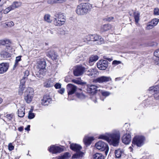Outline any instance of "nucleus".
I'll use <instances>...</instances> for the list:
<instances>
[{"label": "nucleus", "instance_id": "nucleus-51", "mask_svg": "<svg viewBox=\"0 0 159 159\" xmlns=\"http://www.w3.org/2000/svg\"><path fill=\"white\" fill-rule=\"evenodd\" d=\"M14 146L12 145L11 143H10L8 145V148L9 150L11 151L14 149Z\"/></svg>", "mask_w": 159, "mask_h": 159}, {"label": "nucleus", "instance_id": "nucleus-4", "mask_svg": "<svg viewBox=\"0 0 159 159\" xmlns=\"http://www.w3.org/2000/svg\"><path fill=\"white\" fill-rule=\"evenodd\" d=\"M144 137L142 136H136L133 139L132 143L138 147H140L144 143Z\"/></svg>", "mask_w": 159, "mask_h": 159}, {"label": "nucleus", "instance_id": "nucleus-60", "mask_svg": "<svg viewBox=\"0 0 159 159\" xmlns=\"http://www.w3.org/2000/svg\"><path fill=\"white\" fill-rule=\"evenodd\" d=\"M155 64L156 65L159 66V58L155 60Z\"/></svg>", "mask_w": 159, "mask_h": 159}, {"label": "nucleus", "instance_id": "nucleus-22", "mask_svg": "<svg viewBox=\"0 0 159 159\" xmlns=\"http://www.w3.org/2000/svg\"><path fill=\"white\" fill-rule=\"evenodd\" d=\"M47 56L52 60H55L57 58V55L53 51H50L48 54Z\"/></svg>", "mask_w": 159, "mask_h": 159}, {"label": "nucleus", "instance_id": "nucleus-50", "mask_svg": "<svg viewBox=\"0 0 159 159\" xmlns=\"http://www.w3.org/2000/svg\"><path fill=\"white\" fill-rule=\"evenodd\" d=\"M29 75V71L28 70H26L24 72V76L23 77L27 79Z\"/></svg>", "mask_w": 159, "mask_h": 159}, {"label": "nucleus", "instance_id": "nucleus-13", "mask_svg": "<svg viewBox=\"0 0 159 159\" xmlns=\"http://www.w3.org/2000/svg\"><path fill=\"white\" fill-rule=\"evenodd\" d=\"M122 142L126 144H129L131 140V135L129 134L124 135L122 138Z\"/></svg>", "mask_w": 159, "mask_h": 159}, {"label": "nucleus", "instance_id": "nucleus-39", "mask_svg": "<svg viewBox=\"0 0 159 159\" xmlns=\"http://www.w3.org/2000/svg\"><path fill=\"white\" fill-rule=\"evenodd\" d=\"M25 88V86L20 85L18 91L19 95H22L23 94V91Z\"/></svg>", "mask_w": 159, "mask_h": 159}, {"label": "nucleus", "instance_id": "nucleus-42", "mask_svg": "<svg viewBox=\"0 0 159 159\" xmlns=\"http://www.w3.org/2000/svg\"><path fill=\"white\" fill-rule=\"evenodd\" d=\"M93 36L92 41H98L100 39V37L97 34H93Z\"/></svg>", "mask_w": 159, "mask_h": 159}, {"label": "nucleus", "instance_id": "nucleus-17", "mask_svg": "<svg viewBox=\"0 0 159 159\" xmlns=\"http://www.w3.org/2000/svg\"><path fill=\"white\" fill-rule=\"evenodd\" d=\"M93 37V35H87V34H83L81 35L82 40L84 42L87 41H92Z\"/></svg>", "mask_w": 159, "mask_h": 159}, {"label": "nucleus", "instance_id": "nucleus-6", "mask_svg": "<svg viewBox=\"0 0 159 159\" xmlns=\"http://www.w3.org/2000/svg\"><path fill=\"white\" fill-rule=\"evenodd\" d=\"M71 149L76 152L72 157V158H77L80 157V146L75 143H72L70 145Z\"/></svg>", "mask_w": 159, "mask_h": 159}, {"label": "nucleus", "instance_id": "nucleus-49", "mask_svg": "<svg viewBox=\"0 0 159 159\" xmlns=\"http://www.w3.org/2000/svg\"><path fill=\"white\" fill-rule=\"evenodd\" d=\"M6 116L7 118L9 120H11L13 116V114H7L6 115Z\"/></svg>", "mask_w": 159, "mask_h": 159}, {"label": "nucleus", "instance_id": "nucleus-47", "mask_svg": "<svg viewBox=\"0 0 159 159\" xmlns=\"http://www.w3.org/2000/svg\"><path fill=\"white\" fill-rule=\"evenodd\" d=\"M26 80L27 79L23 77V78L20 80V85L25 86V84Z\"/></svg>", "mask_w": 159, "mask_h": 159}, {"label": "nucleus", "instance_id": "nucleus-61", "mask_svg": "<svg viewBox=\"0 0 159 159\" xmlns=\"http://www.w3.org/2000/svg\"><path fill=\"white\" fill-rule=\"evenodd\" d=\"M114 19L113 17H108L107 18V21H112Z\"/></svg>", "mask_w": 159, "mask_h": 159}, {"label": "nucleus", "instance_id": "nucleus-33", "mask_svg": "<svg viewBox=\"0 0 159 159\" xmlns=\"http://www.w3.org/2000/svg\"><path fill=\"white\" fill-rule=\"evenodd\" d=\"M32 94V95H34V90L33 89L30 87H28L27 88L26 90V91L25 92V94H27L28 95H30L31 94Z\"/></svg>", "mask_w": 159, "mask_h": 159}, {"label": "nucleus", "instance_id": "nucleus-37", "mask_svg": "<svg viewBox=\"0 0 159 159\" xmlns=\"http://www.w3.org/2000/svg\"><path fill=\"white\" fill-rule=\"evenodd\" d=\"M10 43L9 40L7 39L0 40V45H5Z\"/></svg>", "mask_w": 159, "mask_h": 159}, {"label": "nucleus", "instance_id": "nucleus-27", "mask_svg": "<svg viewBox=\"0 0 159 159\" xmlns=\"http://www.w3.org/2000/svg\"><path fill=\"white\" fill-rule=\"evenodd\" d=\"M44 18V21L48 23H51L52 21L50 15L49 14L45 15Z\"/></svg>", "mask_w": 159, "mask_h": 159}, {"label": "nucleus", "instance_id": "nucleus-40", "mask_svg": "<svg viewBox=\"0 0 159 159\" xmlns=\"http://www.w3.org/2000/svg\"><path fill=\"white\" fill-rule=\"evenodd\" d=\"M159 21V19L157 18L153 19L150 22L151 24H152L154 26H156Z\"/></svg>", "mask_w": 159, "mask_h": 159}, {"label": "nucleus", "instance_id": "nucleus-59", "mask_svg": "<svg viewBox=\"0 0 159 159\" xmlns=\"http://www.w3.org/2000/svg\"><path fill=\"white\" fill-rule=\"evenodd\" d=\"M92 98L93 101H94L95 103L97 102L96 98L95 96H93V97Z\"/></svg>", "mask_w": 159, "mask_h": 159}, {"label": "nucleus", "instance_id": "nucleus-58", "mask_svg": "<svg viewBox=\"0 0 159 159\" xmlns=\"http://www.w3.org/2000/svg\"><path fill=\"white\" fill-rule=\"evenodd\" d=\"M85 152H82L80 151V159H81V158H82L84 157L85 155Z\"/></svg>", "mask_w": 159, "mask_h": 159}, {"label": "nucleus", "instance_id": "nucleus-16", "mask_svg": "<svg viewBox=\"0 0 159 159\" xmlns=\"http://www.w3.org/2000/svg\"><path fill=\"white\" fill-rule=\"evenodd\" d=\"M65 17H63L62 19H59L54 20L53 21L54 24L56 26H60L64 25L65 22Z\"/></svg>", "mask_w": 159, "mask_h": 159}, {"label": "nucleus", "instance_id": "nucleus-7", "mask_svg": "<svg viewBox=\"0 0 159 159\" xmlns=\"http://www.w3.org/2000/svg\"><path fill=\"white\" fill-rule=\"evenodd\" d=\"M97 66L100 70H105L108 66V62L106 60H100L97 63Z\"/></svg>", "mask_w": 159, "mask_h": 159}, {"label": "nucleus", "instance_id": "nucleus-20", "mask_svg": "<svg viewBox=\"0 0 159 159\" xmlns=\"http://www.w3.org/2000/svg\"><path fill=\"white\" fill-rule=\"evenodd\" d=\"M31 93L30 95H28L27 94H24L25 100L27 103H30L32 101L34 95H32Z\"/></svg>", "mask_w": 159, "mask_h": 159}, {"label": "nucleus", "instance_id": "nucleus-53", "mask_svg": "<svg viewBox=\"0 0 159 159\" xmlns=\"http://www.w3.org/2000/svg\"><path fill=\"white\" fill-rule=\"evenodd\" d=\"M154 96L156 99L159 100V92L154 93Z\"/></svg>", "mask_w": 159, "mask_h": 159}, {"label": "nucleus", "instance_id": "nucleus-14", "mask_svg": "<svg viewBox=\"0 0 159 159\" xmlns=\"http://www.w3.org/2000/svg\"><path fill=\"white\" fill-rule=\"evenodd\" d=\"M9 64L7 63H2L0 64V74L6 72L8 70Z\"/></svg>", "mask_w": 159, "mask_h": 159}, {"label": "nucleus", "instance_id": "nucleus-44", "mask_svg": "<svg viewBox=\"0 0 159 159\" xmlns=\"http://www.w3.org/2000/svg\"><path fill=\"white\" fill-rule=\"evenodd\" d=\"M35 116L34 114L32 112V111H30L29 112L28 116V118L29 119H32Z\"/></svg>", "mask_w": 159, "mask_h": 159}, {"label": "nucleus", "instance_id": "nucleus-24", "mask_svg": "<svg viewBox=\"0 0 159 159\" xmlns=\"http://www.w3.org/2000/svg\"><path fill=\"white\" fill-rule=\"evenodd\" d=\"M88 67L86 65L84 66L80 65V75L84 73H86L88 70Z\"/></svg>", "mask_w": 159, "mask_h": 159}, {"label": "nucleus", "instance_id": "nucleus-3", "mask_svg": "<svg viewBox=\"0 0 159 159\" xmlns=\"http://www.w3.org/2000/svg\"><path fill=\"white\" fill-rule=\"evenodd\" d=\"M95 147L100 151L105 150V154L107 155L109 151V148L108 145L103 141H99L96 143L95 145Z\"/></svg>", "mask_w": 159, "mask_h": 159}, {"label": "nucleus", "instance_id": "nucleus-48", "mask_svg": "<svg viewBox=\"0 0 159 159\" xmlns=\"http://www.w3.org/2000/svg\"><path fill=\"white\" fill-rule=\"evenodd\" d=\"M154 55L156 57L159 58V48L156 50L154 52Z\"/></svg>", "mask_w": 159, "mask_h": 159}, {"label": "nucleus", "instance_id": "nucleus-41", "mask_svg": "<svg viewBox=\"0 0 159 159\" xmlns=\"http://www.w3.org/2000/svg\"><path fill=\"white\" fill-rule=\"evenodd\" d=\"M101 93L103 96L106 97L108 96L111 94V93L109 92L104 90H102L101 91Z\"/></svg>", "mask_w": 159, "mask_h": 159}, {"label": "nucleus", "instance_id": "nucleus-9", "mask_svg": "<svg viewBox=\"0 0 159 159\" xmlns=\"http://www.w3.org/2000/svg\"><path fill=\"white\" fill-rule=\"evenodd\" d=\"M49 151L52 153H60L63 151V149L59 146L55 145H51L48 149Z\"/></svg>", "mask_w": 159, "mask_h": 159}, {"label": "nucleus", "instance_id": "nucleus-55", "mask_svg": "<svg viewBox=\"0 0 159 159\" xmlns=\"http://www.w3.org/2000/svg\"><path fill=\"white\" fill-rule=\"evenodd\" d=\"M54 86L56 89H60L61 87V84L59 83H56Z\"/></svg>", "mask_w": 159, "mask_h": 159}, {"label": "nucleus", "instance_id": "nucleus-12", "mask_svg": "<svg viewBox=\"0 0 159 159\" xmlns=\"http://www.w3.org/2000/svg\"><path fill=\"white\" fill-rule=\"evenodd\" d=\"M46 62L43 59L39 60L37 63L36 68L38 70L40 71L41 70H43L45 67Z\"/></svg>", "mask_w": 159, "mask_h": 159}, {"label": "nucleus", "instance_id": "nucleus-46", "mask_svg": "<svg viewBox=\"0 0 159 159\" xmlns=\"http://www.w3.org/2000/svg\"><path fill=\"white\" fill-rule=\"evenodd\" d=\"M154 26L152 24H151L150 22H149L146 27V29L147 30H150L153 28Z\"/></svg>", "mask_w": 159, "mask_h": 159}, {"label": "nucleus", "instance_id": "nucleus-21", "mask_svg": "<svg viewBox=\"0 0 159 159\" xmlns=\"http://www.w3.org/2000/svg\"><path fill=\"white\" fill-rule=\"evenodd\" d=\"M21 3L20 2H13L11 5H10V6L12 10H13L16 8H17L20 7L21 6Z\"/></svg>", "mask_w": 159, "mask_h": 159}, {"label": "nucleus", "instance_id": "nucleus-45", "mask_svg": "<svg viewBox=\"0 0 159 159\" xmlns=\"http://www.w3.org/2000/svg\"><path fill=\"white\" fill-rule=\"evenodd\" d=\"M6 25L8 27H11L13 26L14 24L12 21H10L9 22H6L5 23Z\"/></svg>", "mask_w": 159, "mask_h": 159}, {"label": "nucleus", "instance_id": "nucleus-10", "mask_svg": "<svg viewBox=\"0 0 159 159\" xmlns=\"http://www.w3.org/2000/svg\"><path fill=\"white\" fill-rule=\"evenodd\" d=\"M77 87L72 84H68L66 86V89L68 95L74 94L76 91Z\"/></svg>", "mask_w": 159, "mask_h": 159}, {"label": "nucleus", "instance_id": "nucleus-34", "mask_svg": "<svg viewBox=\"0 0 159 159\" xmlns=\"http://www.w3.org/2000/svg\"><path fill=\"white\" fill-rule=\"evenodd\" d=\"M71 155L68 152H66L63 155H61V156L59 157L58 159H65L69 157Z\"/></svg>", "mask_w": 159, "mask_h": 159}, {"label": "nucleus", "instance_id": "nucleus-23", "mask_svg": "<svg viewBox=\"0 0 159 159\" xmlns=\"http://www.w3.org/2000/svg\"><path fill=\"white\" fill-rule=\"evenodd\" d=\"M93 159H104V157L102 154L97 153L93 155Z\"/></svg>", "mask_w": 159, "mask_h": 159}, {"label": "nucleus", "instance_id": "nucleus-31", "mask_svg": "<svg viewBox=\"0 0 159 159\" xmlns=\"http://www.w3.org/2000/svg\"><path fill=\"white\" fill-rule=\"evenodd\" d=\"M65 16L63 14L61 13H58L55 14L54 16V20H57L59 19H62L63 17H65Z\"/></svg>", "mask_w": 159, "mask_h": 159}, {"label": "nucleus", "instance_id": "nucleus-8", "mask_svg": "<svg viewBox=\"0 0 159 159\" xmlns=\"http://www.w3.org/2000/svg\"><path fill=\"white\" fill-rule=\"evenodd\" d=\"M92 7L91 4L88 3L82 4L81 9V13L82 14L87 13Z\"/></svg>", "mask_w": 159, "mask_h": 159}, {"label": "nucleus", "instance_id": "nucleus-62", "mask_svg": "<svg viewBox=\"0 0 159 159\" xmlns=\"http://www.w3.org/2000/svg\"><path fill=\"white\" fill-rule=\"evenodd\" d=\"M80 98H85V96L83 93H80Z\"/></svg>", "mask_w": 159, "mask_h": 159}, {"label": "nucleus", "instance_id": "nucleus-32", "mask_svg": "<svg viewBox=\"0 0 159 159\" xmlns=\"http://www.w3.org/2000/svg\"><path fill=\"white\" fill-rule=\"evenodd\" d=\"M140 14L138 11L134 12V17L135 22L138 23L139 20Z\"/></svg>", "mask_w": 159, "mask_h": 159}, {"label": "nucleus", "instance_id": "nucleus-26", "mask_svg": "<svg viewBox=\"0 0 159 159\" xmlns=\"http://www.w3.org/2000/svg\"><path fill=\"white\" fill-rule=\"evenodd\" d=\"M74 74L75 76H77L80 75V66H77L74 67Z\"/></svg>", "mask_w": 159, "mask_h": 159}, {"label": "nucleus", "instance_id": "nucleus-18", "mask_svg": "<svg viewBox=\"0 0 159 159\" xmlns=\"http://www.w3.org/2000/svg\"><path fill=\"white\" fill-rule=\"evenodd\" d=\"M93 140V137H86L84 139L83 141L86 146H88L91 144V142Z\"/></svg>", "mask_w": 159, "mask_h": 159}, {"label": "nucleus", "instance_id": "nucleus-36", "mask_svg": "<svg viewBox=\"0 0 159 159\" xmlns=\"http://www.w3.org/2000/svg\"><path fill=\"white\" fill-rule=\"evenodd\" d=\"M53 85L52 83L49 80L46 81L44 83V86L47 88L52 87Z\"/></svg>", "mask_w": 159, "mask_h": 159}, {"label": "nucleus", "instance_id": "nucleus-63", "mask_svg": "<svg viewBox=\"0 0 159 159\" xmlns=\"http://www.w3.org/2000/svg\"><path fill=\"white\" fill-rule=\"evenodd\" d=\"M18 129L20 131H22L23 130V127H20L18 128Z\"/></svg>", "mask_w": 159, "mask_h": 159}, {"label": "nucleus", "instance_id": "nucleus-5", "mask_svg": "<svg viewBox=\"0 0 159 159\" xmlns=\"http://www.w3.org/2000/svg\"><path fill=\"white\" fill-rule=\"evenodd\" d=\"M111 79L109 76H102L93 80V82L100 84L106 83L111 81Z\"/></svg>", "mask_w": 159, "mask_h": 159}, {"label": "nucleus", "instance_id": "nucleus-29", "mask_svg": "<svg viewBox=\"0 0 159 159\" xmlns=\"http://www.w3.org/2000/svg\"><path fill=\"white\" fill-rule=\"evenodd\" d=\"M66 0H48L47 2L49 4H53L56 3H62Z\"/></svg>", "mask_w": 159, "mask_h": 159}, {"label": "nucleus", "instance_id": "nucleus-19", "mask_svg": "<svg viewBox=\"0 0 159 159\" xmlns=\"http://www.w3.org/2000/svg\"><path fill=\"white\" fill-rule=\"evenodd\" d=\"M111 28V26L109 24H105L101 26V31L102 32L106 31L110 29Z\"/></svg>", "mask_w": 159, "mask_h": 159}, {"label": "nucleus", "instance_id": "nucleus-56", "mask_svg": "<svg viewBox=\"0 0 159 159\" xmlns=\"http://www.w3.org/2000/svg\"><path fill=\"white\" fill-rule=\"evenodd\" d=\"M65 91V89L64 88H61L60 89L58 90V92L61 94H63Z\"/></svg>", "mask_w": 159, "mask_h": 159}, {"label": "nucleus", "instance_id": "nucleus-15", "mask_svg": "<svg viewBox=\"0 0 159 159\" xmlns=\"http://www.w3.org/2000/svg\"><path fill=\"white\" fill-rule=\"evenodd\" d=\"M52 101V99L48 95H44L42 100L41 104L43 105H48Z\"/></svg>", "mask_w": 159, "mask_h": 159}, {"label": "nucleus", "instance_id": "nucleus-25", "mask_svg": "<svg viewBox=\"0 0 159 159\" xmlns=\"http://www.w3.org/2000/svg\"><path fill=\"white\" fill-rule=\"evenodd\" d=\"M123 151L120 149H118L115 151V154L116 158H119L121 157Z\"/></svg>", "mask_w": 159, "mask_h": 159}, {"label": "nucleus", "instance_id": "nucleus-52", "mask_svg": "<svg viewBox=\"0 0 159 159\" xmlns=\"http://www.w3.org/2000/svg\"><path fill=\"white\" fill-rule=\"evenodd\" d=\"M154 14L156 15H159V9L157 8H155L154 10Z\"/></svg>", "mask_w": 159, "mask_h": 159}, {"label": "nucleus", "instance_id": "nucleus-38", "mask_svg": "<svg viewBox=\"0 0 159 159\" xmlns=\"http://www.w3.org/2000/svg\"><path fill=\"white\" fill-rule=\"evenodd\" d=\"M21 56H19L16 57L15 63L14 65V68H15L18 65V62L21 60Z\"/></svg>", "mask_w": 159, "mask_h": 159}, {"label": "nucleus", "instance_id": "nucleus-30", "mask_svg": "<svg viewBox=\"0 0 159 159\" xmlns=\"http://www.w3.org/2000/svg\"><path fill=\"white\" fill-rule=\"evenodd\" d=\"M149 90L152 91H153L155 93H159V85L151 87L149 88Z\"/></svg>", "mask_w": 159, "mask_h": 159}, {"label": "nucleus", "instance_id": "nucleus-11", "mask_svg": "<svg viewBox=\"0 0 159 159\" xmlns=\"http://www.w3.org/2000/svg\"><path fill=\"white\" fill-rule=\"evenodd\" d=\"M98 73L97 69L95 68H93L87 70L85 74L92 78L96 77Z\"/></svg>", "mask_w": 159, "mask_h": 159}, {"label": "nucleus", "instance_id": "nucleus-54", "mask_svg": "<svg viewBox=\"0 0 159 159\" xmlns=\"http://www.w3.org/2000/svg\"><path fill=\"white\" fill-rule=\"evenodd\" d=\"M121 63V61H117L116 60H114L112 62L113 65H118Z\"/></svg>", "mask_w": 159, "mask_h": 159}, {"label": "nucleus", "instance_id": "nucleus-43", "mask_svg": "<svg viewBox=\"0 0 159 159\" xmlns=\"http://www.w3.org/2000/svg\"><path fill=\"white\" fill-rule=\"evenodd\" d=\"M12 9L10 6L9 7H7L3 10V13L5 14H7L10 11L12 10Z\"/></svg>", "mask_w": 159, "mask_h": 159}, {"label": "nucleus", "instance_id": "nucleus-1", "mask_svg": "<svg viewBox=\"0 0 159 159\" xmlns=\"http://www.w3.org/2000/svg\"><path fill=\"white\" fill-rule=\"evenodd\" d=\"M120 138V133L119 131H117L106 135H101L98 137V139L107 141L110 145L114 146H117L118 145Z\"/></svg>", "mask_w": 159, "mask_h": 159}, {"label": "nucleus", "instance_id": "nucleus-2", "mask_svg": "<svg viewBox=\"0 0 159 159\" xmlns=\"http://www.w3.org/2000/svg\"><path fill=\"white\" fill-rule=\"evenodd\" d=\"M81 86L82 89H85L87 92L91 94L94 95L97 92V86L94 85H88L86 83L83 82L80 79V86Z\"/></svg>", "mask_w": 159, "mask_h": 159}, {"label": "nucleus", "instance_id": "nucleus-64", "mask_svg": "<svg viewBox=\"0 0 159 159\" xmlns=\"http://www.w3.org/2000/svg\"><path fill=\"white\" fill-rule=\"evenodd\" d=\"M30 125H28L27 127L25 128V129L27 131H29L30 130Z\"/></svg>", "mask_w": 159, "mask_h": 159}, {"label": "nucleus", "instance_id": "nucleus-28", "mask_svg": "<svg viewBox=\"0 0 159 159\" xmlns=\"http://www.w3.org/2000/svg\"><path fill=\"white\" fill-rule=\"evenodd\" d=\"M25 114V109L22 107L21 109L18 110V116L20 117H24Z\"/></svg>", "mask_w": 159, "mask_h": 159}, {"label": "nucleus", "instance_id": "nucleus-35", "mask_svg": "<svg viewBox=\"0 0 159 159\" xmlns=\"http://www.w3.org/2000/svg\"><path fill=\"white\" fill-rule=\"evenodd\" d=\"M98 57L97 55H93L90 58L89 62L95 61L98 59Z\"/></svg>", "mask_w": 159, "mask_h": 159}, {"label": "nucleus", "instance_id": "nucleus-57", "mask_svg": "<svg viewBox=\"0 0 159 159\" xmlns=\"http://www.w3.org/2000/svg\"><path fill=\"white\" fill-rule=\"evenodd\" d=\"M72 82L75 84H80V81L78 80H77L75 79H73L72 80Z\"/></svg>", "mask_w": 159, "mask_h": 159}]
</instances>
